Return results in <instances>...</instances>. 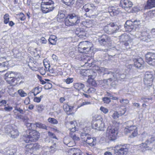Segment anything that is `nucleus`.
Instances as JSON below:
<instances>
[{"instance_id":"obj_1","label":"nucleus","mask_w":155,"mask_h":155,"mask_svg":"<svg viewBox=\"0 0 155 155\" xmlns=\"http://www.w3.org/2000/svg\"><path fill=\"white\" fill-rule=\"evenodd\" d=\"M80 22V17L75 14H68L64 20L65 24L67 26L76 25Z\"/></svg>"},{"instance_id":"obj_2","label":"nucleus","mask_w":155,"mask_h":155,"mask_svg":"<svg viewBox=\"0 0 155 155\" xmlns=\"http://www.w3.org/2000/svg\"><path fill=\"white\" fill-rule=\"evenodd\" d=\"M28 134L24 135L23 139L26 143L30 141H36L39 138V134L35 130H30L27 131Z\"/></svg>"},{"instance_id":"obj_3","label":"nucleus","mask_w":155,"mask_h":155,"mask_svg":"<svg viewBox=\"0 0 155 155\" xmlns=\"http://www.w3.org/2000/svg\"><path fill=\"white\" fill-rule=\"evenodd\" d=\"M54 8V2L52 0H42L41 9L43 13H47L52 11Z\"/></svg>"},{"instance_id":"obj_4","label":"nucleus","mask_w":155,"mask_h":155,"mask_svg":"<svg viewBox=\"0 0 155 155\" xmlns=\"http://www.w3.org/2000/svg\"><path fill=\"white\" fill-rule=\"evenodd\" d=\"M5 79L8 83L11 84L16 80L19 81L21 77L20 75L17 72L12 71L7 72L5 75Z\"/></svg>"},{"instance_id":"obj_5","label":"nucleus","mask_w":155,"mask_h":155,"mask_svg":"<svg viewBox=\"0 0 155 155\" xmlns=\"http://www.w3.org/2000/svg\"><path fill=\"white\" fill-rule=\"evenodd\" d=\"M129 145L128 144H119L114 147V155H126L128 152Z\"/></svg>"},{"instance_id":"obj_6","label":"nucleus","mask_w":155,"mask_h":155,"mask_svg":"<svg viewBox=\"0 0 155 155\" xmlns=\"http://www.w3.org/2000/svg\"><path fill=\"white\" fill-rule=\"evenodd\" d=\"M133 122L131 121H129L127 123V126L125 127L124 130L126 133H132L131 135L130 136L131 138L136 136L138 134L137 127L135 125H129V124H132Z\"/></svg>"},{"instance_id":"obj_7","label":"nucleus","mask_w":155,"mask_h":155,"mask_svg":"<svg viewBox=\"0 0 155 155\" xmlns=\"http://www.w3.org/2000/svg\"><path fill=\"white\" fill-rule=\"evenodd\" d=\"M140 39L143 41L148 42L155 38V29H153L149 33L147 31L142 32L141 33Z\"/></svg>"},{"instance_id":"obj_8","label":"nucleus","mask_w":155,"mask_h":155,"mask_svg":"<svg viewBox=\"0 0 155 155\" xmlns=\"http://www.w3.org/2000/svg\"><path fill=\"white\" fill-rule=\"evenodd\" d=\"M91 43L87 41L81 42L78 45V51L81 53H87L91 48Z\"/></svg>"},{"instance_id":"obj_9","label":"nucleus","mask_w":155,"mask_h":155,"mask_svg":"<svg viewBox=\"0 0 155 155\" xmlns=\"http://www.w3.org/2000/svg\"><path fill=\"white\" fill-rule=\"evenodd\" d=\"M118 133L117 128L109 126L107 130L106 135L110 140H114L116 139Z\"/></svg>"},{"instance_id":"obj_10","label":"nucleus","mask_w":155,"mask_h":155,"mask_svg":"<svg viewBox=\"0 0 155 155\" xmlns=\"http://www.w3.org/2000/svg\"><path fill=\"white\" fill-rule=\"evenodd\" d=\"M5 132L12 138H15L19 135V132L18 130L13 128L10 125L7 126L5 127Z\"/></svg>"},{"instance_id":"obj_11","label":"nucleus","mask_w":155,"mask_h":155,"mask_svg":"<svg viewBox=\"0 0 155 155\" xmlns=\"http://www.w3.org/2000/svg\"><path fill=\"white\" fill-rule=\"evenodd\" d=\"M98 41L100 44L102 45H110L112 40L110 37L106 35H98Z\"/></svg>"},{"instance_id":"obj_12","label":"nucleus","mask_w":155,"mask_h":155,"mask_svg":"<svg viewBox=\"0 0 155 155\" xmlns=\"http://www.w3.org/2000/svg\"><path fill=\"white\" fill-rule=\"evenodd\" d=\"M119 29L118 27L113 23H110L105 26L104 28V31L109 34L116 33Z\"/></svg>"},{"instance_id":"obj_13","label":"nucleus","mask_w":155,"mask_h":155,"mask_svg":"<svg viewBox=\"0 0 155 155\" xmlns=\"http://www.w3.org/2000/svg\"><path fill=\"white\" fill-rule=\"evenodd\" d=\"M119 39L120 41L124 43V45L126 47L129 46L133 41L132 39L126 34L121 35L119 37Z\"/></svg>"},{"instance_id":"obj_14","label":"nucleus","mask_w":155,"mask_h":155,"mask_svg":"<svg viewBox=\"0 0 155 155\" xmlns=\"http://www.w3.org/2000/svg\"><path fill=\"white\" fill-rule=\"evenodd\" d=\"M146 61L149 64L155 66V53L148 52L145 55Z\"/></svg>"},{"instance_id":"obj_15","label":"nucleus","mask_w":155,"mask_h":155,"mask_svg":"<svg viewBox=\"0 0 155 155\" xmlns=\"http://www.w3.org/2000/svg\"><path fill=\"white\" fill-rule=\"evenodd\" d=\"M92 128L98 130H104L105 129L104 123L101 121L97 120L92 124Z\"/></svg>"},{"instance_id":"obj_16","label":"nucleus","mask_w":155,"mask_h":155,"mask_svg":"<svg viewBox=\"0 0 155 155\" xmlns=\"http://www.w3.org/2000/svg\"><path fill=\"white\" fill-rule=\"evenodd\" d=\"M103 75H105L108 78V79H104L103 80V81L104 83H106L108 82V81H112L113 79L116 78L115 76L116 75V74L111 71H108L104 74Z\"/></svg>"},{"instance_id":"obj_17","label":"nucleus","mask_w":155,"mask_h":155,"mask_svg":"<svg viewBox=\"0 0 155 155\" xmlns=\"http://www.w3.org/2000/svg\"><path fill=\"white\" fill-rule=\"evenodd\" d=\"M107 11L110 15L113 16L118 14L120 12V10L118 8L114 6L108 7Z\"/></svg>"},{"instance_id":"obj_18","label":"nucleus","mask_w":155,"mask_h":155,"mask_svg":"<svg viewBox=\"0 0 155 155\" xmlns=\"http://www.w3.org/2000/svg\"><path fill=\"white\" fill-rule=\"evenodd\" d=\"M83 60L85 64L84 66L85 67H91L94 65V62L93 59L85 55L83 56Z\"/></svg>"},{"instance_id":"obj_19","label":"nucleus","mask_w":155,"mask_h":155,"mask_svg":"<svg viewBox=\"0 0 155 155\" xmlns=\"http://www.w3.org/2000/svg\"><path fill=\"white\" fill-rule=\"evenodd\" d=\"M96 9V7L92 3L86 4L82 8V10H84L85 12H88L90 10L93 11Z\"/></svg>"},{"instance_id":"obj_20","label":"nucleus","mask_w":155,"mask_h":155,"mask_svg":"<svg viewBox=\"0 0 155 155\" xmlns=\"http://www.w3.org/2000/svg\"><path fill=\"white\" fill-rule=\"evenodd\" d=\"M83 71L87 74L86 75L88 76V78H94L97 75L96 73L92 70H82L81 72ZM83 75L86 76L85 74Z\"/></svg>"},{"instance_id":"obj_21","label":"nucleus","mask_w":155,"mask_h":155,"mask_svg":"<svg viewBox=\"0 0 155 155\" xmlns=\"http://www.w3.org/2000/svg\"><path fill=\"white\" fill-rule=\"evenodd\" d=\"M133 5L131 2L129 0H124L122 5V7L128 11Z\"/></svg>"},{"instance_id":"obj_22","label":"nucleus","mask_w":155,"mask_h":155,"mask_svg":"<svg viewBox=\"0 0 155 155\" xmlns=\"http://www.w3.org/2000/svg\"><path fill=\"white\" fill-rule=\"evenodd\" d=\"M133 61L134 62V65L136 67L140 68L143 67L144 61L142 58L134 59Z\"/></svg>"},{"instance_id":"obj_23","label":"nucleus","mask_w":155,"mask_h":155,"mask_svg":"<svg viewBox=\"0 0 155 155\" xmlns=\"http://www.w3.org/2000/svg\"><path fill=\"white\" fill-rule=\"evenodd\" d=\"M133 21L129 20L127 21L124 25V27L127 31H131L133 29Z\"/></svg>"},{"instance_id":"obj_24","label":"nucleus","mask_w":155,"mask_h":155,"mask_svg":"<svg viewBox=\"0 0 155 155\" xmlns=\"http://www.w3.org/2000/svg\"><path fill=\"white\" fill-rule=\"evenodd\" d=\"M66 127L70 130V131L74 132L76 130V127L74 124V122L71 121L68 122L66 124Z\"/></svg>"},{"instance_id":"obj_25","label":"nucleus","mask_w":155,"mask_h":155,"mask_svg":"<svg viewBox=\"0 0 155 155\" xmlns=\"http://www.w3.org/2000/svg\"><path fill=\"white\" fill-rule=\"evenodd\" d=\"M155 7V0H148L145 6V9H149Z\"/></svg>"},{"instance_id":"obj_26","label":"nucleus","mask_w":155,"mask_h":155,"mask_svg":"<svg viewBox=\"0 0 155 155\" xmlns=\"http://www.w3.org/2000/svg\"><path fill=\"white\" fill-rule=\"evenodd\" d=\"M8 64V62H2V58H0V71L3 72L7 68V65Z\"/></svg>"},{"instance_id":"obj_27","label":"nucleus","mask_w":155,"mask_h":155,"mask_svg":"<svg viewBox=\"0 0 155 155\" xmlns=\"http://www.w3.org/2000/svg\"><path fill=\"white\" fill-rule=\"evenodd\" d=\"M76 35L80 38H83L86 36L85 32L80 28H77L75 31Z\"/></svg>"},{"instance_id":"obj_28","label":"nucleus","mask_w":155,"mask_h":155,"mask_svg":"<svg viewBox=\"0 0 155 155\" xmlns=\"http://www.w3.org/2000/svg\"><path fill=\"white\" fill-rule=\"evenodd\" d=\"M57 39V37L54 35H51L48 39L50 43L52 45H55L56 43Z\"/></svg>"},{"instance_id":"obj_29","label":"nucleus","mask_w":155,"mask_h":155,"mask_svg":"<svg viewBox=\"0 0 155 155\" xmlns=\"http://www.w3.org/2000/svg\"><path fill=\"white\" fill-rule=\"evenodd\" d=\"M96 139L91 137L90 136L86 142L91 146H94L96 144Z\"/></svg>"},{"instance_id":"obj_30","label":"nucleus","mask_w":155,"mask_h":155,"mask_svg":"<svg viewBox=\"0 0 155 155\" xmlns=\"http://www.w3.org/2000/svg\"><path fill=\"white\" fill-rule=\"evenodd\" d=\"M74 87L76 90L79 91L82 89L84 87V85L81 83H76L74 84Z\"/></svg>"},{"instance_id":"obj_31","label":"nucleus","mask_w":155,"mask_h":155,"mask_svg":"<svg viewBox=\"0 0 155 155\" xmlns=\"http://www.w3.org/2000/svg\"><path fill=\"white\" fill-rule=\"evenodd\" d=\"M90 135L87 133L81 132V137L83 141L86 142L89 138Z\"/></svg>"},{"instance_id":"obj_32","label":"nucleus","mask_w":155,"mask_h":155,"mask_svg":"<svg viewBox=\"0 0 155 155\" xmlns=\"http://www.w3.org/2000/svg\"><path fill=\"white\" fill-rule=\"evenodd\" d=\"M152 141H150L149 140H147L144 143H143L141 144L140 146L142 148H147L150 147Z\"/></svg>"},{"instance_id":"obj_33","label":"nucleus","mask_w":155,"mask_h":155,"mask_svg":"<svg viewBox=\"0 0 155 155\" xmlns=\"http://www.w3.org/2000/svg\"><path fill=\"white\" fill-rule=\"evenodd\" d=\"M64 110L66 112H71L74 108V106H70L68 104H65L63 106Z\"/></svg>"},{"instance_id":"obj_34","label":"nucleus","mask_w":155,"mask_h":155,"mask_svg":"<svg viewBox=\"0 0 155 155\" xmlns=\"http://www.w3.org/2000/svg\"><path fill=\"white\" fill-rule=\"evenodd\" d=\"M33 143L27 144L25 146L26 151L29 152L30 153H32L33 152Z\"/></svg>"},{"instance_id":"obj_35","label":"nucleus","mask_w":155,"mask_h":155,"mask_svg":"<svg viewBox=\"0 0 155 155\" xmlns=\"http://www.w3.org/2000/svg\"><path fill=\"white\" fill-rule=\"evenodd\" d=\"M65 17V15L63 13V12L61 11L58 12V14L57 15V20L59 21V20Z\"/></svg>"},{"instance_id":"obj_36","label":"nucleus","mask_w":155,"mask_h":155,"mask_svg":"<svg viewBox=\"0 0 155 155\" xmlns=\"http://www.w3.org/2000/svg\"><path fill=\"white\" fill-rule=\"evenodd\" d=\"M110 81L111 82L110 84L111 86L112 87L115 88L117 85L118 82V80L117 79V78H115L114 79H113L112 81Z\"/></svg>"},{"instance_id":"obj_37","label":"nucleus","mask_w":155,"mask_h":155,"mask_svg":"<svg viewBox=\"0 0 155 155\" xmlns=\"http://www.w3.org/2000/svg\"><path fill=\"white\" fill-rule=\"evenodd\" d=\"M36 127L40 128L47 129V127L45 124L40 123H36L35 124Z\"/></svg>"},{"instance_id":"obj_38","label":"nucleus","mask_w":155,"mask_h":155,"mask_svg":"<svg viewBox=\"0 0 155 155\" xmlns=\"http://www.w3.org/2000/svg\"><path fill=\"white\" fill-rule=\"evenodd\" d=\"M63 2L68 6H71L74 4L73 0H62Z\"/></svg>"},{"instance_id":"obj_39","label":"nucleus","mask_w":155,"mask_h":155,"mask_svg":"<svg viewBox=\"0 0 155 155\" xmlns=\"http://www.w3.org/2000/svg\"><path fill=\"white\" fill-rule=\"evenodd\" d=\"M36 108L38 112L41 113L44 110L45 106L42 104H39L36 106Z\"/></svg>"},{"instance_id":"obj_40","label":"nucleus","mask_w":155,"mask_h":155,"mask_svg":"<svg viewBox=\"0 0 155 155\" xmlns=\"http://www.w3.org/2000/svg\"><path fill=\"white\" fill-rule=\"evenodd\" d=\"M95 70L97 71L98 73L105 72L107 71V70L106 68L102 67H99L98 66L96 67Z\"/></svg>"},{"instance_id":"obj_41","label":"nucleus","mask_w":155,"mask_h":155,"mask_svg":"<svg viewBox=\"0 0 155 155\" xmlns=\"http://www.w3.org/2000/svg\"><path fill=\"white\" fill-rule=\"evenodd\" d=\"M6 153L8 155H13L14 153L16 152V150L15 149H6Z\"/></svg>"},{"instance_id":"obj_42","label":"nucleus","mask_w":155,"mask_h":155,"mask_svg":"<svg viewBox=\"0 0 155 155\" xmlns=\"http://www.w3.org/2000/svg\"><path fill=\"white\" fill-rule=\"evenodd\" d=\"M91 21H84L83 22V24L87 28H90L91 27L92 25V23Z\"/></svg>"},{"instance_id":"obj_43","label":"nucleus","mask_w":155,"mask_h":155,"mask_svg":"<svg viewBox=\"0 0 155 155\" xmlns=\"http://www.w3.org/2000/svg\"><path fill=\"white\" fill-rule=\"evenodd\" d=\"M4 22L6 24L8 23L9 20V15L8 14H5L4 16Z\"/></svg>"},{"instance_id":"obj_44","label":"nucleus","mask_w":155,"mask_h":155,"mask_svg":"<svg viewBox=\"0 0 155 155\" xmlns=\"http://www.w3.org/2000/svg\"><path fill=\"white\" fill-rule=\"evenodd\" d=\"M48 122L53 124H57L58 122L57 120L54 118L49 117L48 118Z\"/></svg>"},{"instance_id":"obj_45","label":"nucleus","mask_w":155,"mask_h":155,"mask_svg":"<svg viewBox=\"0 0 155 155\" xmlns=\"http://www.w3.org/2000/svg\"><path fill=\"white\" fill-rule=\"evenodd\" d=\"M120 102L122 104L123 106L125 107L129 103V101L127 99H122L120 100Z\"/></svg>"},{"instance_id":"obj_46","label":"nucleus","mask_w":155,"mask_h":155,"mask_svg":"<svg viewBox=\"0 0 155 155\" xmlns=\"http://www.w3.org/2000/svg\"><path fill=\"white\" fill-rule=\"evenodd\" d=\"M91 104V103L90 102L86 101H84V102H83L82 103L79 104L77 106L78 108H80V107L87 105H89Z\"/></svg>"},{"instance_id":"obj_47","label":"nucleus","mask_w":155,"mask_h":155,"mask_svg":"<svg viewBox=\"0 0 155 155\" xmlns=\"http://www.w3.org/2000/svg\"><path fill=\"white\" fill-rule=\"evenodd\" d=\"M117 79L118 80L119 79H124L126 77V75L124 74H116V75L115 76Z\"/></svg>"},{"instance_id":"obj_48","label":"nucleus","mask_w":155,"mask_h":155,"mask_svg":"<svg viewBox=\"0 0 155 155\" xmlns=\"http://www.w3.org/2000/svg\"><path fill=\"white\" fill-rule=\"evenodd\" d=\"M18 93L21 97H25L27 96V94L22 89L18 91Z\"/></svg>"},{"instance_id":"obj_49","label":"nucleus","mask_w":155,"mask_h":155,"mask_svg":"<svg viewBox=\"0 0 155 155\" xmlns=\"http://www.w3.org/2000/svg\"><path fill=\"white\" fill-rule=\"evenodd\" d=\"M87 81L92 86H94L96 85L95 81L94 78H88Z\"/></svg>"},{"instance_id":"obj_50","label":"nucleus","mask_w":155,"mask_h":155,"mask_svg":"<svg viewBox=\"0 0 155 155\" xmlns=\"http://www.w3.org/2000/svg\"><path fill=\"white\" fill-rule=\"evenodd\" d=\"M86 92L88 93H94L96 91V89L93 87H90L89 88L87 89H85Z\"/></svg>"},{"instance_id":"obj_51","label":"nucleus","mask_w":155,"mask_h":155,"mask_svg":"<svg viewBox=\"0 0 155 155\" xmlns=\"http://www.w3.org/2000/svg\"><path fill=\"white\" fill-rule=\"evenodd\" d=\"M33 151L38 149L40 148V145L37 143H33Z\"/></svg>"},{"instance_id":"obj_52","label":"nucleus","mask_w":155,"mask_h":155,"mask_svg":"<svg viewBox=\"0 0 155 155\" xmlns=\"http://www.w3.org/2000/svg\"><path fill=\"white\" fill-rule=\"evenodd\" d=\"M43 97V95H41L39 97H35L34 99V101L35 102L39 103L41 101V99Z\"/></svg>"},{"instance_id":"obj_53","label":"nucleus","mask_w":155,"mask_h":155,"mask_svg":"<svg viewBox=\"0 0 155 155\" xmlns=\"http://www.w3.org/2000/svg\"><path fill=\"white\" fill-rule=\"evenodd\" d=\"M100 110L105 114H107L108 112V110L107 108L102 106L100 107Z\"/></svg>"},{"instance_id":"obj_54","label":"nucleus","mask_w":155,"mask_h":155,"mask_svg":"<svg viewBox=\"0 0 155 155\" xmlns=\"http://www.w3.org/2000/svg\"><path fill=\"white\" fill-rule=\"evenodd\" d=\"M84 0H77L76 2V5L80 7L84 4Z\"/></svg>"},{"instance_id":"obj_55","label":"nucleus","mask_w":155,"mask_h":155,"mask_svg":"<svg viewBox=\"0 0 155 155\" xmlns=\"http://www.w3.org/2000/svg\"><path fill=\"white\" fill-rule=\"evenodd\" d=\"M102 100L104 103L107 104H108L110 102V99L107 97H104Z\"/></svg>"},{"instance_id":"obj_56","label":"nucleus","mask_w":155,"mask_h":155,"mask_svg":"<svg viewBox=\"0 0 155 155\" xmlns=\"http://www.w3.org/2000/svg\"><path fill=\"white\" fill-rule=\"evenodd\" d=\"M119 114L117 111H115L112 116V117L114 119H116L118 117Z\"/></svg>"},{"instance_id":"obj_57","label":"nucleus","mask_w":155,"mask_h":155,"mask_svg":"<svg viewBox=\"0 0 155 155\" xmlns=\"http://www.w3.org/2000/svg\"><path fill=\"white\" fill-rule=\"evenodd\" d=\"M73 81V79L72 78H68L65 81V82L67 84H70L72 83Z\"/></svg>"},{"instance_id":"obj_58","label":"nucleus","mask_w":155,"mask_h":155,"mask_svg":"<svg viewBox=\"0 0 155 155\" xmlns=\"http://www.w3.org/2000/svg\"><path fill=\"white\" fill-rule=\"evenodd\" d=\"M48 135L51 138L57 139V137H56L55 135L52 132L50 131L48 132Z\"/></svg>"},{"instance_id":"obj_59","label":"nucleus","mask_w":155,"mask_h":155,"mask_svg":"<svg viewBox=\"0 0 155 155\" xmlns=\"http://www.w3.org/2000/svg\"><path fill=\"white\" fill-rule=\"evenodd\" d=\"M40 42L41 44H46L47 43L46 39L44 37H41L40 39Z\"/></svg>"},{"instance_id":"obj_60","label":"nucleus","mask_w":155,"mask_h":155,"mask_svg":"<svg viewBox=\"0 0 155 155\" xmlns=\"http://www.w3.org/2000/svg\"><path fill=\"white\" fill-rule=\"evenodd\" d=\"M81 150L79 149H77L75 150L73 155H81Z\"/></svg>"},{"instance_id":"obj_61","label":"nucleus","mask_w":155,"mask_h":155,"mask_svg":"<svg viewBox=\"0 0 155 155\" xmlns=\"http://www.w3.org/2000/svg\"><path fill=\"white\" fill-rule=\"evenodd\" d=\"M18 118L22 119L24 121H27L28 120V119L27 117H23V116L21 115H18Z\"/></svg>"},{"instance_id":"obj_62","label":"nucleus","mask_w":155,"mask_h":155,"mask_svg":"<svg viewBox=\"0 0 155 155\" xmlns=\"http://www.w3.org/2000/svg\"><path fill=\"white\" fill-rule=\"evenodd\" d=\"M4 110L7 111H10L13 109V107L10 106H7L5 107L4 108Z\"/></svg>"},{"instance_id":"obj_63","label":"nucleus","mask_w":155,"mask_h":155,"mask_svg":"<svg viewBox=\"0 0 155 155\" xmlns=\"http://www.w3.org/2000/svg\"><path fill=\"white\" fill-rule=\"evenodd\" d=\"M140 24V21L139 20H136L133 21V24L134 25H138Z\"/></svg>"},{"instance_id":"obj_64","label":"nucleus","mask_w":155,"mask_h":155,"mask_svg":"<svg viewBox=\"0 0 155 155\" xmlns=\"http://www.w3.org/2000/svg\"><path fill=\"white\" fill-rule=\"evenodd\" d=\"M147 135V133L145 132H144L140 134V137L142 138H143L145 137Z\"/></svg>"}]
</instances>
